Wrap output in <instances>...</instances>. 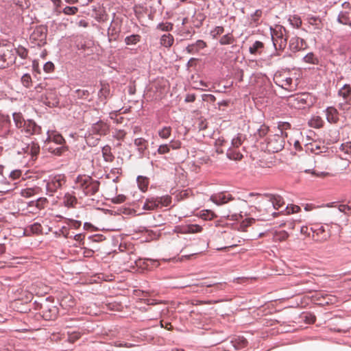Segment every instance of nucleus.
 <instances>
[{
  "label": "nucleus",
  "mask_w": 351,
  "mask_h": 351,
  "mask_svg": "<svg viewBox=\"0 0 351 351\" xmlns=\"http://www.w3.org/2000/svg\"><path fill=\"white\" fill-rule=\"evenodd\" d=\"M100 182L86 175H80L77 177L73 189L79 190L84 196L95 195L99 189Z\"/></svg>",
  "instance_id": "obj_1"
},
{
  "label": "nucleus",
  "mask_w": 351,
  "mask_h": 351,
  "mask_svg": "<svg viewBox=\"0 0 351 351\" xmlns=\"http://www.w3.org/2000/svg\"><path fill=\"white\" fill-rule=\"evenodd\" d=\"M64 143L65 140L60 133L56 131H47V138L45 141V144L50 145L48 147V149L51 153L60 156L66 150Z\"/></svg>",
  "instance_id": "obj_2"
},
{
  "label": "nucleus",
  "mask_w": 351,
  "mask_h": 351,
  "mask_svg": "<svg viewBox=\"0 0 351 351\" xmlns=\"http://www.w3.org/2000/svg\"><path fill=\"white\" fill-rule=\"evenodd\" d=\"M109 125L104 121L99 120L93 123L88 129L86 140L87 141H90L92 138L94 140L93 143L97 144L100 137L106 135L109 132Z\"/></svg>",
  "instance_id": "obj_3"
},
{
  "label": "nucleus",
  "mask_w": 351,
  "mask_h": 351,
  "mask_svg": "<svg viewBox=\"0 0 351 351\" xmlns=\"http://www.w3.org/2000/svg\"><path fill=\"white\" fill-rule=\"evenodd\" d=\"M66 183V177L63 174L49 176L46 184L47 194L52 196L59 189H61Z\"/></svg>",
  "instance_id": "obj_4"
},
{
  "label": "nucleus",
  "mask_w": 351,
  "mask_h": 351,
  "mask_svg": "<svg viewBox=\"0 0 351 351\" xmlns=\"http://www.w3.org/2000/svg\"><path fill=\"white\" fill-rule=\"evenodd\" d=\"M267 148L269 152H278L281 151L285 146V136L278 133L270 135L267 138Z\"/></svg>",
  "instance_id": "obj_5"
},
{
  "label": "nucleus",
  "mask_w": 351,
  "mask_h": 351,
  "mask_svg": "<svg viewBox=\"0 0 351 351\" xmlns=\"http://www.w3.org/2000/svg\"><path fill=\"white\" fill-rule=\"evenodd\" d=\"M309 95L306 93H300L291 95L288 98L289 104L295 108H304L306 105H308V99Z\"/></svg>",
  "instance_id": "obj_6"
},
{
  "label": "nucleus",
  "mask_w": 351,
  "mask_h": 351,
  "mask_svg": "<svg viewBox=\"0 0 351 351\" xmlns=\"http://www.w3.org/2000/svg\"><path fill=\"white\" fill-rule=\"evenodd\" d=\"M337 21L341 24L351 26V4L350 3H342V10L338 14Z\"/></svg>",
  "instance_id": "obj_7"
},
{
  "label": "nucleus",
  "mask_w": 351,
  "mask_h": 351,
  "mask_svg": "<svg viewBox=\"0 0 351 351\" xmlns=\"http://www.w3.org/2000/svg\"><path fill=\"white\" fill-rule=\"evenodd\" d=\"M283 30L286 33V29L283 27H280V32H275L272 34V41L276 49L283 50L287 44V36L284 37Z\"/></svg>",
  "instance_id": "obj_8"
},
{
  "label": "nucleus",
  "mask_w": 351,
  "mask_h": 351,
  "mask_svg": "<svg viewBox=\"0 0 351 351\" xmlns=\"http://www.w3.org/2000/svg\"><path fill=\"white\" fill-rule=\"evenodd\" d=\"M21 132H25L27 136L38 134L41 132V127L38 125L36 122L32 119H28L23 123Z\"/></svg>",
  "instance_id": "obj_9"
},
{
  "label": "nucleus",
  "mask_w": 351,
  "mask_h": 351,
  "mask_svg": "<svg viewBox=\"0 0 351 351\" xmlns=\"http://www.w3.org/2000/svg\"><path fill=\"white\" fill-rule=\"evenodd\" d=\"M274 82L277 86L287 90L291 91L295 88V86H293V79L291 77L283 78L280 74H276L274 75Z\"/></svg>",
  "instance_id": "obj_10"
},
{
  "label": "nucleus",
  "mask_w": 351,
  "mask_h": 351,
  "mask_svg": "<svg viewBox=\"0 0 351 351\" xmlns=\"http://www.w3.org/2000/svg\"><path fill=\"white\" fill-rule=\"evenodd\" d=\"M42 316L45 320H53L56 318L58 310L55 306L41 304Z\"/></svg>",
  "instance_id": "obj_11"
},
{
  "label": "nucleus",
  "mask_w": 351,
  "mask_h": 351,
  "mask_svg": "<svg viewBox=\"0 0 351 351\" xmlns=\"http://www.w3.org/2000/svg\"><path fill=\"white\" fill-rule=\"evenodd\" d=\"M210 199L218 206L223 205L234 199L232 195L226 193H219L212 195Z\"/></svg>",
  "instance_id": "obj_12"
},
{
  "label": "nucleus",
  "mask_w": 351,
  "mask_h": 351,
  "mask_svg": "<svg viewBox=\"0 0 351 351\" xmlns=\"http://www.w3.org/2000/svg\"><path fill=\"white\" fill-rule=\"evenodd\" d=\"M306 46V42L304 39L298 36L292 37L289 40V49L293 52H296L304 49Z\"/></svg>",
  "instance_id": "obj_13"
},
{
  "label": "nucleus",
  "mask_w": 351,
  "mask_h": 351,
  "mask_svg": "<svg viewBox=\"0 0 351 351\" xmlns=\"http://www.w3.org/2000/svg\"><path fill=\"white\" fill-rule=\"evenodd\" d=\"M202 228L197 224H189L187 226L180 227L177 226L175 228V232L178 233L182 234H187V233H197L201 232Z\"/></svg>",
  "instance_id": "obj_14"
},
{
  "label": "nucleus",
  "mask_w": 351,
  "mask_h": 351,
  "mask_svg": "<svg viewBox=\"0 0 351 351\" xmlns=\"http://www.w3.org/2000/svg\"><path fill=\"white\" fill-rule=\"evenodd\" d=\"M47 29L43 26H38L32 33L30 38L36 41L43 42L47 37Z\"/></svg>",
  "instance_id": "obj_15"
},
{
  "label": "nucleus",
  "mask_w": 351,
  "mask_h": 351,
  "mask_svg": "<svg viewBox=\"0 0 351 351\" xmlns=\"http://www.w3.org/2000/svg\"><path fill=\"white\" fill-rule=\"evenodd\" d=\"M120 31L121 25L119 23L112 20L108 29V36L109 41L110 42L112 40H115L117 38Z\"/></svg>",
  "instance_id": "obj_16"
},
{
  "label": "nucleus",
  "mask_w": 351,
  "mask_h": 351,
  "mask_svg": "<svg viewBox=\"0 0 351 351\" xmlns=\"http://www.w3.org/2000/svg\"><path fill=\"white\" fill-rule=\"evenodd\" d=\"M325 113L326 119L329 123H336L339 121V112L335 107H328L325 110Z\"/></svg>",
  "instance_id": "obj_17"
},
{
  "label": "nucleus",
  "mask_w": 351,
  "mask_h": 351,
  "mask_svg": "<svg viewBox=\"0 0 351 351\" xmlns=\"http://www.w3.org/2000/svg\"><path fill=\"white\" fill-rule=\"evenodd\" d=\"M338 95L343 98L345 104H348L351 100V86L344 84L338 91Z\"/></svg>",
  "instance_id": "obj_18"
},
{
  "label": "nucleus",
  "mask_w": 351,
  "mask_h": 351,
  "mask_svg": "<svg viewBox=\"0 0 351 351\" xmlns=\"http://www.w3.org/2000/svg\"><path fill=\"white\" fill-rule=\"evenodd\" d=\"M24 153L31 155L32 158L36 157L40 152V146L38 143L32 142L23 148Z\"/></svg>",
  "instance_id": "obj_19"
},
{
  "label": "nucleus",
  "mask_w": 351,
  "mask_h": 351,
  "mask_svg": "<svg viewBox=\"0 0 351 351\" xmlns=\"http://www.w3.org/2000/svg\"><path fill=\"white\" fill-rule=\"evenodd\" d=\"M45 104L49 107H56L59 104V99L56 93L50 91L47 93Z\"/></svg>",
  "instance_id": "obj_20"
},
{
  "label": "nucleus",
  "mask_w": 351,
  "mask_h": 351,
  "mask_svg": "<svg viewBox=\"0 0 351 351\" xmlns=\"http://www.w3.org/2000/svg\"><path fill=\"white\" fill-rule=\"evenodd\" d=\"M159 208L157 197L147 198L143 204V208L147 210H152Z\"/></svg>",
  "instance_id": "obj_21"
},
{
  "label": "nucleus",
  "mask_w": 351,
  "mask_h": 351,
  "mask_svg": "<svg viewBox=\"0 0 351 351\" xmlns=\"http://www.w3.org/2000/svg\"><path fill=\"white\" fill-rule=\"evenodd\" d=\"M134 144L137 147L138 152L141 155L144 154L148 146V142L143 138H137L134 139Z\"/></svg>",
  "instance_id": "obj_22"
},
{
  "label": "nucleus",
  "mask_w": 351,
  "mask_h": 351,
  "mask_svg": "<svg viewBox=\"0 0 351 351\" xmlns=\"http://www.w3.org/2000/svg\"><path fill=\"white\" fill-rule=\"evenodd\" d=\"M269 201L271 202L273 207L276 210H278L284 205L283 199L277 195H271Z\"/></svg>",
  "instance_id": "obj_23"
},
{
  "label": "nucleus",
  "mask_w": 351,
  "mask_h": 351,
  "mask_svg": "<svg viewBox=\"0 0 351 351\" xmlns=\"http://www.w3.org/2000/svg\"><path fill=\"white\" fill-rule=\"evenodd\" d=\"M77 199L75 195L69 193H66L63 198V203L66 207H74L77 204Z\"/></svg>",
  "instance_id": "obj_24"
},
{
  "label": "nucleus",
  "mask_w": 351,
  "mask_h": 351,
  "mask_svg": "<svg viewBox=\"0 0 351 351\" xmlns=\"http://www.w3.org/2000/svg\"><path fill=\"white\" fill-rule=\"evenodd\" d=\"M264 48V44L258 40H256L249 48V51L252 55L261 54L262 49Z\"/></svg>",
  "instance_id": "obj_25"
},
{
  "label": "nucleus",
  "mask_w": 351,
  "mask_h": 351,
  "mask_svg": "<svg viewBox=\"0 0 351 351\" xmlns=\"http://www.w3.org/2000/svg\"><path fill=\"white\" fill-rule=\"evenodd\" d=\"M173 36L170 34H163L160 38V44L165 47H170L173 44Z\"/></svg>",
  "instance_id": "obj_26"
},
{
  "label": "nucleus",
  "mask_w": 351,
  "mask_h": 351,
  "mask_svg": "<svg viewBox=\"0 0 351 351\" xmlns=\"http://www.w3.org/2000/svg\"><path fill=\"white\" fill-rule=\"evenodd\" d=\"M136 182L141 191L144 192L147 189L149 180L146 177L138 176L136 178Z\"/></svg>",
  "instance_id": "obj_27"
},
{
  "label": "nucleus",
  "mask_w": 351,
  "mask_h": 351,
  "mask_svg": "<svg viewBox=\"0 0 351 351\" xmlns=\"http://www.w3.org/2000/svg\"><path fill=\"white\" fill-rule=\"evenodd\" d=\"M12 117L16 127L19 129L22 128L23 123L26 122L23 119V114L21 112H14Z\"/></svg>",
  "instance_id": "obj_28"
},
{
  "label": "nucleus",
  "mask_w": 351,
  "mask_h": 351,
  "mask_svg": "<svg viewBox=\"0 0 351 351\" xmlns=\"http://www.w3.org/2000/svg\"><path fill=\"white\" fill-rule=\"evenodd\" d=\"M141 36L138 34H132L125 38V43L126 45H134L141 41Z\"/></svg>",
  "instance_id": "obj_29"
},
{
  "label": "nucleus",
  "mask_w": 351,
  "mask_h": 351,
  "mask_svg": "<svg viewBox=\"0 0 351 351\" xmlns=\"http://www.w3.org/2000/svg\"><path fill=\"white\" fill-rule=\"evenodd\" d=\"M291 128V125L288 122L280 121L278 123V131L276 133L281 134L282 136H287V133L285 130L289 129Z\"/></svg>",
  "instance_id": "obj_30"
},
{
  "label": "nucleus",
  "mask_w": 351,
  "mask_h": 351,
  "mask_svg": "<svg viewBox=\"0 0 351 351\" xmlns=\"http://www.w3.org/2000/svg\"><path fill=\"white\" fill-rule=\"evenodd\" d=\"M102 154L105 161L112 162L114 159V156L111 153V147L106 145L102 148Z\"/></svg>",
  "instance_id": "obj_31"
},
{
  "label": "nucleus",
  "mask_w": 351,
  "mask_h": 351,
  "mask_svg": "<svg viewBox=\"0 0 351 351\" xmlns=\"http://www.w3.org/2000/svg\"><path fill=\"white\" fill-rule=\"evenodd\" d=\"M234 148L230 147L227 151V156L228 158L234 160H239L242 158V154L234 149Z\"/></svg>",
  "instance_id": "obj_32"
},
{
  "label": "nucleus",
  "mask_w": 351,
  "mask_h": 351,
  "mask_svg": "<svg viewBox=\"0 0 351 351\" xmlns=\"http://www.w3.org/2000/svg\"><path fill=\"white\" fill-rule=\"evenodd\" d=\"M303 61L306 63L312 64H318L319 59L312 52L307 53L303 58Z\"/></svg>",
  "instance_id": "obj_33"
},
{
  "label": "nucleus",
  "mask_w": 351,
  "mask_h": 351,
  "mask_svg": "<svg viewBox=\"0 0 351 351\" xmlns=\"http://www.w3.org/2000/svg\"><path fill=\"white\" fill-rule=\"evenodd\" d=\"M158 136L162 139H167L171 134V128L170 126H164L158 131Z\"/></svg>",
  "instance_id": "obj_34"
},
{
  "label": "nucleus",
  "mask_w": 351,
  "mask_h": 351,
  "mask_svg": "<svg viewBox=\"0 0 351 351\" xmlns=\"http://www.w3.org/2000/svg\"><path fill=\"white\" fill-rule=\"evenodd\" d=\"M263 12L261 10H256L254 13L250 14V19L252 24L257 25L259 24V19L261 17Z\"/></svg>",
  "instance_id": "obj_35"
},
{
  "label": "nucleus",
  "mask_w": 351,
  "mask_h": 351,
  "mask_svg": "<svg viewBox=\"0 0 351 351\" xmlns=\"http://www.w3.org/2000/svg\"><path fill=\"white\" fill-rule=\"evenodd\" d=\"M199 217L204 220H211L216 217V215L210 210H203L199 212Z\"/></svg>",
  "instance_id": "obj_36"
},
{
  "label": "nucleus",
  "mask_w": 351,
  "mask_h": 351,
  "mask_svg": "<svg viewBox=\"0 0 351 351\" xmlns=\"http://www.w3.org/2000/svg\"><path fill=\"white\" fill-rule=\"evenodd\" d=\"M158 200V206H168L171 203V197L169 195H165L161 197H157Z\"/></svg>",
  "instance_id": "obj_37"
},
{
  "label": "nucleus",
  "mask_w": 351,
  "mask_h": 351,
  "mask_svg": "<svg viewBox=\"0 0 351 351\" xmlns=\"http://www.w3.org/2000/svg\"><path fill=\"white\" fill-rule=\"evenodd\" d=\"M173 23L170 22H162L157 25L156 29L164 32H170L173 29Z\"/></svg>",
  "instance_id": "obj_38"
},
{
  "label": "nucleus",
  "mask_w": 351,
  "mask_h": 351,
  "mask_svg": "<svg viewBox=\"0 0 351 351\" xmlns=\"http://www.w3.org/2000/svg\"><path fill=\"white\" fill-rule=\"evenodd\" d=\"M289 21L290 25L295 28H299L302 25V20L300 17L297 15L290 16Z\"/></svg>",
  "instance_id": "obj_39"
},
{
  "label": "nucleus",
  "mask_w": 351,
  "mask_h": 351,
  "mask_svg": "<svg viewBox=\"0 0 351 351\" xmlns=\"http://www.w3.org/2000/svg\"><path fill=\"white\" fill-rule=\"evenodd\" d=\"M77 12L78 8L75 6H66L62 10L63 14L69 16L75 15ZM59 12H61V11H59Z\"/></svg>",
  "instance_id": "obj_40"
},
{
  "label": "nucleus",
  "mask_w": 351,
  "mask_h": 351,
  "mask_svg": "<svg viewBox=\"0 0 351 351\" xmlns=\"http://www.w3.org/2000/svg\"><path fill=\"white\" fill-rule=\"evenodd\" d=\"M67 340L71 343H74L81 337V333L78 331H68L67 332Z\"/></svg>",
  "instance_id": "obj_41"
},
{
  "label": "nucleus",
  "mask_w": 351,
  "mask_h": 351,
  "mask_svg": "<svg viewBox=\"0 0 351 351\" xmlns=\"http://www.w3.org/2000/svg\"><path fill=\"white\" fill-rule=\"evenodd\" d=\"M243 136L240 134H238L237 136L232 138L231 144L232 148H238L243 143Z\"/></svg>",
  "instance_id": "obj_42"
},
{
  "label": "nucleus",
  "mask_w": 351,
  "mask_h": 351,
  "mask_svg": "<svg viewBox=\"0 0 351 351\" xmlns=\"http://www.w3.org/2000/svg\"><path fill=\"white\" fill-rule=\"evenodd\" d=\"M234 42V38L230 34H227L223 36L220 40L219 43L222 45H230Z\"/></svg>",
  "instance_id": "obj_43"
},
{
  "label": "nucleus",
  "mask_w": 351,
  "mask_h": 351,
  "mask_svg": "<svg viewBox=\"0 0 351 351\" xmlns=\"http://www.w3.org/2000/svg\"><path fill=\"white\" fill-rule=\"evenodd\" d=\"M15 51L16 54L22 59L25 60L27 58L28 51L26 48L19 45L17 48L15 49Z\"/></svg>",
  "instance_id": "obj_44"
},
{
  "label": "nucleus",
  "mask_w": 351,
  "mask_h": 351,
  "mask_svg": "<svg viewBox=\"0 0 351 351\" xmlns=\"http://www.w3.org/2000/svg\"><path fill=\"white\" fill-rule=\"evenodd\" d=\"M22 84L26 87L29 88L32 86V77L31 75L28 73L24 74L21 79Z\"/></svg>",
  "instance_id": "obj_45"
},
{
  "label": "nucleus",
  "mask_w": 351,
  "mask_h": 351,
  "mask_svg": "<svg viewBox=\"0 0 351 351\" xmlns=\"http://www.w3.org/2000/svg\"><path fill=\"white\" fill-rule=\"evenodd\" d=\"M288 237L289 234L285 230L276 232L274 234L275 239L278 240L280 241L286 240L288 238Z\"/></svg>",
  "instance_id": "obj_46"
},
{
  "label": "nucleus",
  "mask_w": 351,
  "mask_h": 351,
  "mask_svg": "<svg viewBox=\"0 0 351 351\" xmlns=\"http://www.w3.org/2000/svg\"><path fill=\"white\" fill-rule=\"evenodd\" d=\"M110 94V89L106 86H102L98 93V96L101 100L106 99Z\"/></svg>",
  "instance_id": "obj_47"
},
{
  "label": "nucleus",
  "mask_w": 351,
  "mask_h": 351,
  "mask_svg": "<svg viewBox=\"0 0 351 351\" xmlns=\"http://www.w3.org/2000/svg\"><path fill=\"white\" fill-rule=\"evenodd\" d=\"M144 263L145 264V266L150 269L158 267L159 266L158 261L154 259H146Z\"/></svg>",
  "instance_id": "obj_48"
},
{
  "label": "nucleus",
  "mask_w": 351,
  "mask_h": 351,
  "mask_svg": "<svg viewBox=\"0 0 351 351\" xmlns=\"http://www.w3.org/2000/svg\"><path fill=\"white\" fill-rule=\"evenodd\" d=\"M224 32V28L222 26H217L210 31V35L213 38H216L217 36Z\"/></svg>",
  "instance_id": "obj_49"
},
{
  "label": "nucleus",
  "mask_w": 351,
  "mask_h": 351,
  "mask_svg": "<svg viewBox=\"0 0 351 351\" xmlns=\"http://www.w3.org/2000/svg\"><path fill=\"white\" fill-rule=\"evenodd\" d=\"M76 97L82 99H86L90 95L88 90L77 89L75 90Z\"/></svg>",
  "instance_id": "obj_50"
},
{
  "label": "nucleus",
  "mask_w": 351,
  "mask_h": 351,
  "mask_svg": "<svg viewBox=\"0 0 351 351\" xmlns=\"http://www.w3.org/2000/svg\"><path fill=\"white\" fill-rule=\"evenodd\" d=\"M29 228L32 233L35 234L40 233L42 231V226L38 223H34L29 226Z\"/></svg>",
  "instance_id": "obj_51"
},
{
  "label": "nucleus",
  "mask_w": 351,
  "mask_h": 351,
  "mask_svg": "<svg viewBox=\"0 0 351 351\" xmlns=\"http://www.w3.org/2000/svg\"><path fill=\"white\" fill-rule=\"evenodd\" d=\"M340 149L344 152L346 154H351V142L348 141L342 143L340 147Z\"/></svg>",
  "instance_id": "obj_52"
},
{
  "label": "nucleus",
  "mask_w": 351,
  "mask_h": 351,
  "mask_svg": "<svg viewBox=\"0 0 351 351\" xmlns=\"http://www.w3.org/2000/svg\"><path fill=\"white\" fill-rule=\"evenodd\" d=\"M338 210L339 212L343 213L345 215H348L349 213H351V206L340 204L338 206Z\"/></svg>",
  "instance_id": "obj_53"
},
{
  "label": "nucleus",
  "mask_w": 351,
  "mask_h": 351,
  "mask_svg": "<svg viewBox=\"0 0 351 351\" xmlns=\"http://www.w3.org/2000/svg\"><path fill=\"white\" fill-rule=\"evenodd\" d=\"M170 151L169 145L168 144H163L159 146L158 148V153L159 154H165L169 153Z\"/></svg>",
  "instance_id": "obj_54"
},
{
  "label": "nucleus",
  "mask_w": 351,
  "mask_h": 351,
  "mask_svg": "<svg viewBox=\"0 0 351 351\" xmlns=\"http://www.w3.org/2000/svg\"><path fill=\"white\" fill-rule=\"evenodd\" d=\"M121 169L119 168H114V169H112L110 171V173L108 175V178H112V181L113 182H117L118 180V176H115V177H113V176H111V174H113L114 176H115L116 174H119L121 173Z\"/></svg>",
  "instance_id": "obj_55"
},
{
  "label": "nucleus",
  "mask_w": 351,
  "mask_h": 351,
  "mask_svg": "<svg viewBox=\"0 0 351 351\" xmlns=\"http://www.w3.org/2000/svg\"><path fill=\"white\" fill-rule=\"evenodd\" d=\"M190 194V191L188 190H184L180 192L178 195H176V198L178 201L184 200L186 199Z\"/></svg>",
  "instance_id": "obj_56"
},
{
  "label": "nucleus",
  "mask_w": 351,
  "mask_h": 351,
  "mask_svg": "<svg viewBox=\"0 0 351 351\" xmlns=\"http://www.w3.org/2000/svg\"><path fill=\"white\" fill-rule=\"evenodd\" d=\"M126 197L124 195H118L112 199V202L114 204H121L125 202Z\"/></svg>",
  "instance_id": "obj_57"
},
{
  "label": "nucleus",
  "mask_w": 351,
  "mask_h": 351,
  "mask_svg": "<svg viewBox=\"0 0 351 351\" xmlns=\"http://www.w3.org/2000/svg\"><path fill=\"white\" fill-rule=\"evenodd\" d=\"M21 176L20 170H13L9 173V177L12 180H16Z\"/></svg>",
  "instance_id": "obj_58"
},
{
  "label": "nucleus",
  "mask_w": 351,
  "mask_h": 351,
  "mask_svg": "<svg viewBox=\"0 0 351 351\" xmlns=\"http://www.w3.org/2000/svg\"><path fill=\"white\" fill-rule=\"evenodd\" d=\"M304 317L305 322L308 324H313L316 321V317L311 313L306 314Z\"/></svg>",
  "instance_id": "obj_59"
},
{
  "label": "nucleus",
  "mask_w": 351,
  "mask_h": 351,
  "mask_svg": "<svg viewBox=\"0 0 351 351\" xmlns=\"http://www.w3.org/2000/svg\"><path fill=\"white\" fill-rule=\"evenodd\" d=\"M60 231L65 238H72L73 237V234L70 233L69 230L66 226H62Z\"/></svg>",
  "instance_id": "obj_60"
},
{
  "label": "nucleus",
  "mask_w": 351,
  "mask_h": 351,
  "mask_svg": "<svg viewBox=\"0 0 351 351\" xmlns=\"http://www.w3.org/2000/svg\"><path fill=\"white\" fill-rule=\"evenodd\" d=\"M43 69L47 73H50L54 69V64L51 62H46L43 66Z\"/></svg>",
  "instance_id": "obj_61"
},
{
  "label": "nucleus",
  "mask_w": 351,
  "mask_h": 351,
  "mask_svg": "<svg viewBox=\"0 0 351 351\" xmlns=\"http://www.w3.org/2000/svg\"><path fill=\"white\" fill-rule=\"evenodd\" d=\"M195 47L199 51L200 49H204L206 47V43L202 40H198L195 43H193Z\"/></svg>",
  "instance_id": "obj_62"
},
{
  "label": "nucleus",
  "mask_w": 351,
  "mask_h": 351,
  "mask_svg": "<svg viewBox=\"0 0 351 351\" xmlns=\"http://www.w3.org/2000/svg\"><path fill=\"white\" fill-rule=\"evenodd\" d=\"M181 142L180 141H171L169 144V148H172L173 149H179L181 147Z\"/></svg>",
  "instance_id": "obj_63"
},
{
  "label": "nucleus",
  "mask_w": 351,
  "mask_h": 351,
  "mask_svg": "<svg viewBox=\"0 0 351 351\" xmlns=\"http://www.w3.org/2000/svg\"><path fill=\"white\" fill-rule=\"evenodd\" d=\"M269 131L268 127L265 125H262L260 129L258 130V134L259 136L262 137L264 136L267 134Z\"/></svg>",
  "instance_id": "obj_64"
}]
</instances>
